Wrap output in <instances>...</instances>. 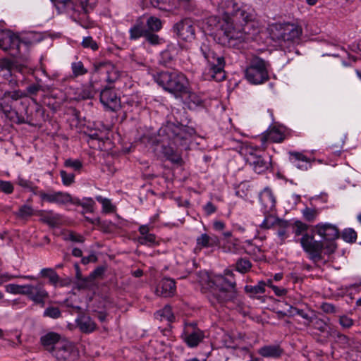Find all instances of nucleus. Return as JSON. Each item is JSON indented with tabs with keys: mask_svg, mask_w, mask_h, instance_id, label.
Returning <instances> with one entry per match:
<instances>
[{
	"mask_svg": "<svg viewBox=\"0 0 361 361\" xmlns=\"http://www.w3.org/2000/svg\"><path fill=\"white\" fill-rule=\"evenodd\" d=\"M58 8H63L73 17L78 16L76 1L74 0H51Z\"/></svg>",
	"mask_w": 361,
	"mask_h": 361,
	"instance_id": "obj_29",
	"label": "nucleus"
},
{
	"mask_svg": "<svg viewBox=\"0 0 361 361\" xmlns=\"http://www.w3.org/2000/svg\"><path fill=\"white\" fill-rule=\"evenodd\" d=\"M175 291V281L174 280L169 278L163 279L156 289V293L157 295L165 298L172 296Z\"/></svg>",
	"mask_w": 361,
	"mask_h": 361,
	"instance_id": "obj_23",
	"label": "nucleus"
},
{
	"mask_svg": "<svg viewBox=\"0 0 361 361\" xmlns=\"http://www.w3.org/2000/svg\"><path fill=\"white\" fill-rule=\"evenodd\" d=\"M290 161L299 169L307 170L308 159L306 156L300 152H290Z\"/></svg>",
	"mask_w": 361,
	"mask_h": 361,
	"instance_id": "obj_31",
	"label": "nucleus"
},
{
	"mask_svg": "<svg viewBox=\"0 0 361 361\" xmlns=\"http://www.w3.org/2000/svg\"><path fill=\"white\" fill-rule=\"evenodd\" d=\"M269 63L264 59L254 56L250 60L248 66L245 71L246 79L252 84L258 85L264 83L269 80L267 67Z\"/></svg>",
	"mask_w": 361,
	"mask_h": 361,
	"instance_id": "obj_6",
	"label": "nucleus"
},
{
	"mask_svg": "<svg viewBox=\"0 0 361 361\" xmlns=\"http://www.w3.org/2000/svg\"><path fill=\"white\" fill-rule=\"evenodd\" d=\"M308 228L309 226L307 224L299 220L295 221L293 225V232L295 236L303 235Z\"/></svg>",
	"mask_w": 361,
	"mask_h": 361,
	"instance_id": "obj_42",
	"label": "nucleus"
},
{
	"mask_svg": "<svg viewBox=\"0 0 361 361\" xmlns=\"http://www.w3.org/2000/svg\"><path fill=\"white\" fill-rule=\"evenodd\" d=\"M81 44L84 48H90L93 51L98 49V44L92 37H84Z\"/></svg>",
	"mask_w": 361,
	"mask_h": 361,
	"instance_id": "obj_58",
	"label": "nucleus"
},
{
	"mask_svg": "<svg viewBox=\"0 0 361 361\" xmlns=\"http://www.w3.org/2000/svg\"><path fill=\"white\" fill-rule=\"evenodd\" d=\"M166 156L167 159L173 164H179L182 163L183 160L180 154L178 152L173 151L171 148L169 149L166 152Z\"/></svg>",
	"mask_w": 361,
	"mask_h": 361,
	"instance_id": "obj_49",
	"label": "nucleus"
},
{
	"mask_svg": "<svg viewBox=\"0 0 361 361\" xmlns=\"http://www.w3.org/2000/svg\"><path fill=\"white\" fill-rule=\"evenodd\" d=\"M23 68V66L9 59L0 60V76L7 81L12 89L18 87L19 78L17 73H20Z\"/></svg>",
	"mask_w": 361,
	"mask_h": 361,
	"instance_id": "obj_9",
	"label": "nucleus"
},
{
	"mask_svg": "<svg viewBox=\"0 0 361 361\" xmlns=\"http://www.w3.org/2000/svg\"><path fill=\"white\" fill-rule=\"evenodd\" d=\"M96 93V90L94 87V85L92 82L90 85L84 87L80 93V96L83 99H87L92 98Z\"/></svg>",
	"mask_w": 361,
	"mask_h": 361,
	"instance_id": "obj_46",
	"label": "nucleus"
},
{
	"mask_svg": "<svg viewBox=\"0 0 361 361\" xmlns=\"http://www.w3.org/2000/svg\"><path fill=\"white\" fill-rule=\"evenodd\" d=\"M40 274L42 277L49 278V282L54 285H56L59 280V275L51 268L42 269L40 271Z\"/></svg>",
	"mask_w": 361,
	"mask_h": 361,
	"instance_id": "obj_39",
	"label": "nucleus"
},
{
	"mask_svg": "<svg viewBox=\"0 0 361 361\" xmlns=\"http://www.w3.org/2000/svg\"><path fill=\"white\" fill-rule=\"evenodd\" d=\"M316 233L321 236L325 244V251L327 255L334 253L336 249V245L334 241L339 237L338 228L331 224H318L314 227Z\"/></svg>",
	"mask_w": 361,
	"mask_h": 361,
	"instance_id": "obj_8",
	"label": "nucleus"
},
{
	"mask_svg": "<svg viewBox=\"0 0 361 361\" xmlns=\"http://www.w3.org/2000/svg\"><path fill=\"white\" fill-rule=\"evenodd\" d=\"M60 334L56 332H48L40 338V343L47 351L52 353L57 343L62 341Z\"/></svg>",
	"mask_w": 361,
	"mask_h": 361,
	"instance_id": "obj_22",
	"label": "nucleus"
},
{
	"mask_svg": "<svg viewBox=\"0 0 361 361\" xmlns=\"http://www.w3.org/2000/svg\"><path fill=\"white\" fill-rule=\"evenodd\" d=\"M173 31L176 35L185 41H191L195 37V27L193 22L185 18L176 23Z\"/></svg>",
	"mask_w": 361,
	"mask_h": 361,
	"instance_id": "obj_16",
	"label": "nucleus"
},
{
	"mask_svg": "<svg viewBox=\"0 0 361 361\" xmlns=\"http://www.w3.org/2000/svg\"><path fill=\"white\" fill-rule=\"evenodd\" d=\"M183 102L189 109L193 110L202 105V98L195 92H192L188 87V92L183 94Z\"/></svg>",
	"mask_w": 361,
	"mask_h": 361,
	"instance_id": "obj_26",
	"label": "nucleus"
},
{
	"mask_svg": "<svg viewBox=\"0 0 361 361\" xmlns=\"http://www.w3.org/2000/svg\"><path fill=\"white\" fill-rule=\"evenodd\" d=\"M144 37L145 38L146 42L152 45L160 44L162 41L161 38H160L155 32H147Z\"/></svg>",
	"mask_w": 361,
	"mask_h": 361,
	"instance_id": "obj_51",
	"label": "nucleus"
},
{
	"mask_svg": "<svg viewBox=\"0 0 361 361\" xmlns=\"http://www.w3.org/2000/svg\"><path fill=\"white\" fill-rule=\"evenodd\" d=\"M219 240L215 235L203 233L197 238V245L200 247H210L218 245Z\"/></svg>",
	"mask_w": 361,
	"mask_h": 361,
	"instance_id": "obj_30",
	"label": "nucleus"
},
{
	"mask_svg": "<svg viewBox=\"0 0 361 361\" xmlns=\"http://www.w3.org/2000/svg\"><path fill=\"white\" fill-rule=\"evenodd\" d=\"M25 295L35 304L44 307L46 300L49 298V293L44 288L42 282H37L36 284H27Z\"/></svg>",
	"mask_w": 361,
	"mask_h": 361,
	"instance_id": "obj_14",
	"label": "nucleus"
},
{
	"mask_svg": "<svg viewBox=\"0 0 361 361\" xmlns=\"http://www.w3.org/2000/svg\"><path fill=\"white\" fill-rule=\"evenodd\" d=\"M147 30L145 26V16L137 18L135 23L129 30V39L130 40H137L142 37H145Z\"/></svg>",
	"mask_w": 361,
	"mask_h": 361,
	"instance_id": "obj_24",
	"label": "nucleus"
},
{
	"mask_svg": "<svg viewBox=\"0 0 361 361\" xmlns=\"http://www.w3.org/2000/svg\"><path fill=\"white\" fill-rule=\"evenodd\" d=\"M303 250L309 255L310 259L319 262L322 259V253L325 250L323 242L316 240L313 235L304 234L300 240Z\"/></svg>",
	"mask_w": 361,
	"mask_h": 361,
	"instance_id": "obj_10",
	"label": "nucleus"
},
{
	"mask_svg": "<svg viewBox=\"0 0 361 361\" xmlns=\"http://www.w3.org/2000/svg\"><path fill=\"white\" fill-rule=\"evenodd\" d=\"M6 292L12 294H20L25 295L27 285H18L10 283L5 286Z\"/></svg>",
	"mask_w": 361,
	"mask_h": 361,
	"instance_id": "obj_40",
	"label": "nucleus"
},
{
	"mask_svg": "<svg viewBox=\"0 0 361 361\" xmlns=\"http://www.w3.org/2000/svg\"><path fill=\"white\" fill-rule=\"evenodd\" d=\"M18 216L20 218H26L33 214V209L28 205H23L20 207Z\"/></svg>",
	"mask_w": 361,
	"mask_h": 361,
	"instance_id": "obj_60",
	"label": "nucleus"
},
{
	"mask_svg": "<svg viewBox=\"0 0 361 361\" xmlns=\"http://www.w3.org/2000/svg\"><path fill=\"white\" fill-rule=\"evenodd\" d=\"M157 316L166 318L169 322H172L174 319V316L169 307H165L163 310L158 311L157 312Z\"/></svg>",
	"mask_w": 361,
	"mask_h": 361,
	"instance_id": "obj_59",
	"label": "nucleus"
},
{
	"mask_svg": "<svg viewBox=\"0 0 361 361\" xmlns=\"http://www.w3.org/2000/svg\"><path fill=\"white\" fill-rule=\"evenodd\" d=\"M258 353L264 357L276 359L283 355V350L279 345H267L260 348Z\"/></svg>",
	"mask_w": 361,
	"mask_h": 361,
	"instance_id": "obj_25",
	"label": "nucleus"
},
{
	"mask_svg": "<svg viewBox=\"0 0 361 361\" xmlns=\"http://www.w3.org/2000/svg\"><path fill=\"white\" fill-rule=\"evenodd\" d=\"M43 317L56 319L61 317V312L57 307L49 306L44 310Z\"/></svg>",
	"mask_w": 361,
	"mask_h": 361,
	"instance_id": "obj_43",
	"label": "nucleus"
},
{
	"mask_svg": "<svg viewBox=\"0 0 361 361\" xmlns=\"http://www.w3.org/2000/svg\"><path fill=\"white\" fill-rule=\"evenodd\" d=\"M41 85L31 84L26 87L25 94L27 97L36 96L39 91H40Z\"/></svg>",
	"mask_w": 361,
	"mask_h": 361,
	"instance_id": "obj_62",
	"label": "nucleus"
},
{
	"mask_svg": "<svg viewBox=\"0 0 361 361\" xmlns=\"http://www.w3.org/2000/svg\"><path fill=\"white\" fill-rule=\"evenodd\" d=\"M0 188L1 191L6 194H11L13 190V185L10 182L4 180L0 181Z\"/></svg>",
	"mask_w": 361,
	"mask_h": 361,
	"instance_id": "obj_64",
	"label": "nucleus"
},
{
	"mask_svg": "<svg viewBox=\"0 0 361 361\" xmlns=\"http://www.w3.org/2000/svg\"><path fill=\"white\" fill-rule=\"evenodd\" d=\"M251 268V262L246 259H240L236 262V270L241 273H245Z\"/></svg>",
	"mask_w": 361,
	"mask_h": 361,
	"instance_id": "obj_50",
	"label": "nucleus"
},
{
	"mask_svg": "<svg viewBox=\"0 0 361 361\" xmlns=\"http://www.w3.org/2000/svg\"><path fill=\"white\" fill-rule=\"evenodd\" d=\"M39 197L42 201L58 204H65L72 202V197L69 193L60 191L52 192H40Z\"/></svg>",
	"mask_w": 361,
	"mask_h": 361,
	"instance_id": "obj_19",
	"label": "nucleus"
},
{
	"mask_svg": "<svg viewBox=\"0 0 361 361\" xmlns=\"http://www.w3.org/2000/svg\"><path fill=\"white\" fill-rule=\"evenodd\" d=\"M152 6L159 10L166 11L170 6V0H150Z\"/></svg>",
	"mask_w": 361,
	"mask_h": 361,
	"instance_id": "obj_55",
	"label": "nucleus"
},
{
	"mask_svg": "<svg viewBox=\"0 0 361 361\" xmlns=\"http://www.w3.org/2000/svg\"><path fill=\"white\" fill-rule=\"evenodd\" d=\"M97 0H78L76 8L78 16L87 14L96 6Z\"/></svg>",
	"mask_w": 361,
	"mask_h": 361,
	"instance_id": "obj_32",
	"label": "nucleus"
},
{
	"mask_svg": "<svg viewBox=\"0 0 361 361\" xmlns=\"http://www.w3.org/2000/svg\"><path fill=\"white\" fill-rule=\"evenodd\" d=\"M213 4H216L219 9L224 13V18H227L231 13L235 10V7L237 6L232 0H213Z\"/></svg>",
	"mask_w": 361,
	"mask_h": 361,
	"instance_id": "obj_33",
	"label": "nucleus"
},
{
	"mask_svg": "<svg viewBox=\"0 0 361 361\" xmlns=\"http://www.w3.org/2000/svg\"><path fill=\"white\" fill-rule=\"evenodd\" d=\"M224 249L226 251L237 253L240 250V246L238 243V240L234 238L233 240H228L224 245Z\"/></svg>",
	"mask_w": 361,
	"mask_h": 361,
	"instance_id": "obj_47",
	"label": "nucleus"
},
{
	"mask_svg": "<svg viewBox=\"0 0 361 361\" xmlns=\"http://www.w3.org/2000/svg\"><path fill=\"white\" fill-rule=\"evenodd\" d=\"M302 214L305 220L308 222H313L317 217L319 212L314 208L305 207L302 211Z\"/></svg>",
	"mask_w": 361,
	"mask_h": 361,
	"instance_id": "obj_44",
	"label": "nucleus"
},
{
	"mask_svg": "<svg viewBox=\"0 0 361 361\" xmlns=\"http://www.w3.org/2000/svg\"><path fill=\"white\" fill-rule=\"evenodd\" d=\"M72 77L78 78L79 76L85 75L87 73L82 61H75L71 63Z\"/></svg>",
	"mask_w": 361,
	"mask_h": 361,
	"instance_id": "obj_37",
	"label": "nucleus"
},
{
	"mask_svg": "<svg viewBox=\"0 0 361 361\" xmlns=\"http://www.w3.org/2000/svg\"><path fill=\"white\" fill-rule=\"evenodd\" d=\"M200 283L204 288L209 290L208 298L212 305L215 302L226 304L232 302L238 305L239 300L237 298L235 282L218 276L211 278L207 273H201Z\"/></svg>",
	"mask_w": 361,
	"mask_h": 361,
	"instance_id": "obj_2",
	"label": "nucleus"
},
{
	"mask_svg": "<svg viewBox=\"0 0 361 361\" xmlns=\"http://www.w3.org/2000/svg\"><path fill=\"white\" fill-rule=\"evenodd\" d=\"M195 133L194 128L171 121L166 122L158 130V135L161 137V142H166L185 149L188 148Z\"/></svg>",
	"mask_w": 361,
	"mask_h": 361,
	"instance_id": "obj_3",
	"label": "nucleus"
},
{
	"mask_svg": "<svg viewBox=\"0 0 361 361\" xmlns=\"http://www.w3.org/2000/svg\"><path fill=\"white\" fill-rule=\"evenodd\" d=\"M177 49L175 45L171 44L168 48L161 52V58L164 63H168L172 61L176 54Z\"/></svg>",
	"mask_w": 361,
	"mask_h": 361,
	"instance_id": "obj_41",
	"label": "nucleus"
},
{
	"mask_svg": "<svg viewBox=\"0 0 361 361\" xmlns=\"http://www.w3.org/2000/svg\"><path fill=\"white\" fill-rule=\"evenodd\" d=\"M265 283L259 281L255 286L247 285L245 286V290L247 293H250L251 295L263 293L265 291Z\"/></svg>",
	"mask_w": 361,
	"mask_h": 361,
	"instance_id": "obj_38",
	"label": "nucleus"
},
{
	"mask_svg": "<svg viewBox=\"0 0 361 361\" xmlns=\"http://www.w3.org/2000/svg\"><path fill=\"white\" fill-rule=\"evenodd\" d=\"M302 28L298 25L284 23L275 24L271 28V39L281 46H288L299 39L302 35Z\"/></svg>",
	"mask_w": 361,
	"mask_h": 361,
	"instance_id": "obj_5",
	"label": "nucleus"
},
{
	"mask_svg": "<svg viewBox=\"0 0 361 361\" xmlns=\"http://www.w3.org/2000/svg\"><path fill=\"white\" fill-rule=\"evenodd\" d=\"M155 81L163 89L176 98H183L188 92L189 82L186 76L179 71H162L155 76Z\"/></svg>",
	"mask_w": 361,
	"mask_h": 361,
	"instance_id": "obj_4",
	"label": "nucleus"
},
{
	"mask_svg": "<svg viewBox=\"0 0 361 361\" xmlns=\"http://www.w3.org/2000/svg\"><path fill=\"white\" fill-rule=\"evenodd\" d=\"M137 241L141 245L150 246L156 243V235L150 233L147 235L140 236Z\"/></svg>",
	"mask_w": 361,
	"mask_h": 361,
	"instance_id": "obj_52",
	"label": "nucleus"
},
{
	"mask_svg": "<svg viewBox=\"0 0 361 361\" xmlns=\"http://www.w3.org/2000/svg\"><path fill=\"white\" fill-rule=\"evenodd\" d=\"M60 175L64 185L68 186L74 183L75 175L73 173H68L66 171L61 170Z\"/></svg>",
	"mask_w": 361,
	"mask_h": 361,
	"instance_id": "obj_56",
	"label": "nucleus"
},
{
	"mask_svg": "<svg viewBox=\"0 0 361 361\" xmlns=\"http://www.w3.org/2000/svg\"><path fill=\"white\" fill-rule=\"evenodd\" d=\"M100 102L104 107L111 111H116L121 108L120 98L111 88H105L100 93Z\"/></svg>",
	"mask_w": 361,
	"mask_h": 361,
	"instance_id": "obj_18",
	"label": "nucleus"
},
{
	"mask_svg": "<svg viewBox=\"0 0 361 361\" xmlns=\"http://www.w3.org/2000/svg\"><path fill=\"white\" fill-rule=\"evenodd\" d=\"M94 204L95 203L92 198H83L81 207L84 208L85 212H93Z\"/></svg>",
	"mask_w": 361,
	"mask_h": 361,
	"instance_id": "obj_61",
	"label": "nucleus"
},
{
	"mask_svg": "<svg viewBox=\"0 0 361 361\" xmlns=\"http://www.w3.org/2000/svg\"><path fill=\"white\" fill-rule=\"evenodd\" d=\"M17 184L22 188L33 190L34 186L32 182L29 180L25 179L22 177H18L17 180Z\"/></svg>",
	"mask_w": 361,
	"mask_h": 361,
	"instance_id": "obj_63",
	"label": "nucleus"
},
{
	"mask_svg": "<svg viewBox=\"0 0 361 361\" xmlns=\"http://www.w3.org/2000/svg\"><path fill=\"white\" fill-rule=\"evenodd\" d=\"M288 314L290 317L295 316V315H299L303 319H306L307 321L309 319L310 316L308 314L305 312L303 310L298 309L297 307H294L293 306H290L289 308L287 310Z\"/></svg>",
	"mask_w": 361,
	"mask_h": 361,
	"instance_id": "obj_53",
	"label": "nucleus"
},
{
	"mask_svg": "<svg viewBox=\"0 0 361 361\" xmlns=\"http://www.w3.org/2000/svg\"><path fill=\"white\" fill-rule=\"evenodd\" d=\"M27 94L25 92L20 90H15L13 91H5L2 99L4 100H11V101H17L21 98L26 97Z\"/></svg>",
	"mask_w": 361,
	"mask_h": 361,
	"instance_id": "obj_36",
	"label": "nucleus"
},
{
	"mask_svg": "<svg viewBox=\"0 0 361 361\" xmlns=\"http://www.w3.org/2000/svg\"><path fill=\"white\" fill-rule=\"evenodd\" d=\"M20 38L13 33H4L0 37V48L4 51H11L12 55L20 54Z\"/></svg>",
	"mask_w": 361,
	"mask_h": 361,
	"instance_id": "obj_17",
	"label": "nucleus"
},
{
	"mask_svg": "<svg viewBox=\"0 0 361 361\" xmlns=\"http://www.w3.org/2000/svg\"><path fill=\"white\" fill-rule=\"evenodd\" d=\"M267 140L273 142H281L284 140V135L277 129H272L267 133Z\"/></svg>",
	"mask_w": 361,
	"mask_h": 361,
	"instance_id": "obj_45",
	"label": "nucleus"
},
{
	"mask_svg": "<svg viewBox=\"0 0 361 361\" xmlns=\"http://www.w3.org/2000/svg\"><path fill=\"white\" fill-rule=\"evenodd\" d=\"M147 32H159L162 28V23L159 18L155 16H149L145 21Z\"/></svg>",
	"mask_w": 361,
	"mask_h": 361,
	"instance_id": "obj_35",
	"label": "nucleus"
},
{
	"mask_svg": "<svg viewBox=\"0 0 361 361\" xmlns=\"http://www.w3.org/2000/svg\"><path fill=\"white\" fill-rule=\"evenodd\" d=\"M64 166L66 167L71 168L75 171H79L82 167V164L78 159H68L65 161Z\"/></svg>",
	"mask_w": 361,
	"mask_h": 361,
	"instance_id": "obj_57",
	"label": "nucleus"
},
{
	"mask_svg": "<svg viewBox=\"0 0 361 361\" xmlns=\"http://www.w3.org/2000/svg\"><path fill=\"white\" fill-rule=\"evenodd\" d=\"M204 332L200 329L195 322H185L181 338L190 348H195L204 338Z\"/></svg>",
	"mask_w": 361,
	"mask_h": 361,
	"instance_id": "obj_11",
	"label": "nucleus"
},
{
	"mask_svg": "<svg viewBox=\"0 0 361 361\" xmlns=\"http://www.w3.org/2000/svg\"><path fill=\"white\" fill-rule=\"evenodd\" d=\"M252 16L241 8L235 9L227 18L217 20L216 17L209 19L219 31V39L224 45L235 46L233 42H246L250 38V25Z\"/></svg>",
	"mask_w": 361,
	"mask_h": 361,
	"instance_id": "obj_1",
	"label": "nucleus"
},
{
	"mask_svg": "<svg viewBox=\"0 0 361 361\" xmlns=\"http://www.w3.org/2000/svg\"><path fill=\"white\" fill-rule=\"evenodd\" d=\"M78 326L83 333H91L96 329V324L90 317L82 314L77 320Z\"/></svg>",
	"mask_w": 361,
	"mask_h": 361,
	"instance_id": "obj_28",
	"label": "nucleus"
},
{
	"mask_svg": "<svg viewBox=\"0 0 361 361\" xmlns=\"http://www.w3.org/2000/svg\"><path fill=\"white\" fill-rule=\"evenodd\" d=\"M200 51L209 66V75L216 81H221L225 78L224 71L225 61L223 56H217L208 44L202 43Z\"/></svg>",
	"mask_w": 361,
	"mask_h": 361,
	"instance_id": "obj_7",
	"label": "nucleus"
},
{
	"mask_svg": "<svg viewBox=\"0 0 361 361\" xmlns=\"http://www.w3.org/2000/svg\"><path fill=\"white\" fill-rule=\"evenodd\" d=\"M308 324H312L314 329L319 331L322 334H326L327 336L331 335V328L330 325L324 319L317 317H310L307 320Z\"/></svg>",
	"mask_w": 361,
	"mask_h": 361,
	"instance_id": "obj_27",
	"label": "nucleus"
},
{
	"mask_svg": "<svg viewBox=\"0 0 361 361\" xmlns=\"http://www.w3.org/2000/svg\"><path fill=\"white\" fill-rule=\"evenodd\" d=\"M96 200L102 203L103 211L104 212H111L114 211V207L111 204V201L109 199L104 198L102 196H97Z\"/></svg>",
	"mask_w": 361,
	"mask_h": 361,
	"instance_id": "obj_54",
	"label": "nucleus"
},
{
	"mask_svg": "<svg viewBox=\"0 0 361 361\" xmlns=\"http://www.w3.org/2000/svg\"><path fill=\"white\" fill-rule=\"evenodd\" d=\"M275 226L277 229V235L283 242L288 237L287 229L290 226V223L288 221L275 218L274 215L267 216L261 224L263 228H270Z\"/></svg>",
	"mask_w": 361,
	"mask_h": 361,
	"instance_id": "obj_15",
	"label": "nucleus"
},
{
	"mask_svg": "<svg viewBox=\"0 0 361 361\" xmlns=\"http://www.w3.org/2000/svg\"><path fill=\"white\" fill-rule=\"evenodd\" d=\"M259 200L265 217L273 215L272 212L275 210L276 207V200L271 190L265 188L260 193Z\"/></svg>",
	"mask_w": 361,
	"mask_h": 361,
	"instance_id": "obj_20",
	"label": "nucleus"
},
{
	"mask_svg": "<svg viewBox=\"0 0 361 361\" xmlns=\"http://www.w3.org/2000/svg\"><path fill=\"white\" fill-rule=\"evenodd\" d=\"M94 68L96 72L104 70L107 74L106 81L109 82H115L119 77L118 72L115 69L114 65L109 61L94 63Z\"/></svg>",
	"mask_w": 361,
	"mask_h": 361,
	"instance_id": "obj_21",
	"label": "nucleus"
},
{
	"mask_svg": "<svg viewBox=\"0 0 361 361\" xmlns=\"http://www.w3.org/2000/svg\"><path fill=\"white\" fill-rule=\"evenodd\" d=\"M43 39V37L41 33L39 32H30L26 36L20 38L21 46L24 45L26 47L28 46L37 44L41 42Z\"/></svg>",
	"mask_w": 361,
	"mask_h": 361,
	"instance_id": "obj_34",
	"label": "nucleus"
},
{
	"mask_svg": "<svg viewBox=\"0 0 361 361\" xmlns=\"http://www.w3.org/2000/svg\"><path fill=\"white\" fill-rule=\"evenodd\" d=\"M341 236L342 238L348 243H354L357 240V233L353 228L345 229Z\"/></svg>",
	"mask_w": 361,
	"mask_h": 361,
	"instance_id": "obj_48",
	"label": "nucleus"
},
{
	"mask_svg": "<svg viewBox=\"0 0 361 361\" xmlns=\"http://www.w3.org/2000/svg\"><path fill=\"white\" fill-rule=\"evenodd\" d=\"M51 354L57 361H76L79 357L75 346L64 339L57 343Z\"/></svg>",
	"mask_w": 361,
	"mask_h": 361,
	"instance_id": "obj_12",
	"label": "nucleus"
},
{
	"mask_svg": "<svg viewBox=\"0 0 361 361\" xmlns=\"http://www.w3.org/2000/svg\"><path fill=\"white\" fill-rule=\"evenodd\" d=\"M245 160L252 169L259 174L268 170L271 165L268 157H262L257 149L252 148L247 149Z\"/></svg>",
	"mask_w": 361,
	"mask_h": 361,
	"instance_id": "obj_13",
	"label": "nucleus"
}]
</instances>
